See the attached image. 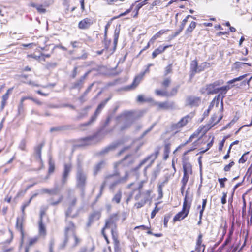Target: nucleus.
Segmentation results:
<instances>
[{"label":"nucleus","mask_w":252,"mask_h":252,"mask_svg":"<svg viewBox=\"0 0 252 252\" xmlns=\"http://www.w3.org/2000/svg\"><path fill=\"white\" fill-rule=\"evenodd\" d=\"M77 198L75 196L69 197L67 199L66 208L65 211V226L63 229V239L59 245L60 250H64L67 246L74 248L78 246L81 242V238L77 235L76 229V226L74 222L67 218H76L78 213H75L76 208Z\"/></svg>","instance_id":"f257e3e1"},{"label":"nucleus","mask_w":252,"mask_h":252,"mask_svg":"<svg viewBox=\"0 0 252 252\" xmlns=\"http://www.w3.org/2000/svg\"><path fill=\"white\" fill-rule=\"evenodd\" d=\"M119 220V216L117 214H112L105 220V225L101 229V234L105 239L107 244H109L110 242L106 233V229L111 228V234L114 243L115 252H118L120 250V244L119 239V234L117 230V222Z\"/></svg>","instance_id":"f03ea898"},{"label":"nucleus","mask_w":252,"mask_h":252,"mask_svg":"<svg viewBox=\"0 0 252 252\" xmlns=\"http://www.w3.org/2000/svg\"><path fill=\"white\" fill-rule=\"evenodd\" d=\"M35 196H36V194L33 195L31 197L28 201L23 203L21 206L22 215L16 218L15 228V229L20 233V239L22 243L23 242L26 236L25 230V209L26 207L30 205L32 200Z\"/></svg>","instance_id":"7ed1b4c3"},{"label":"nucleus","mask_w":252,"mask_h":252,"mask_svg":"<svg viewBox=\"0 0 252 252\" xmlns=\"http://www.w3.org/2000/svg\"><path fill=\"white\" fill-rule=\"evenodd\" d=\"M107 132L104 130H100L94 134L81 139L82 145H90L95 144L101 141Z\"/></svg>","instance_id":"20e7f679"},{"label":"nucleus","mask_w":252,"mask_h":252,"mask_svg":"<svg viewBox=\"0 0 252 252\" xmlns=\"http://www.w3.org/2000/svg\"><path fill=\"white\" fill-rule=\"evenodd\" d=\"M117 119L121 130H124L129 127L131 125L133 116L131 113L126 112L118 116Z\"/></svg>","instance_id":"39448f33"},{"label":"nucleus","mask_w":252,"mask_h":252,"mask_svg":"<svg viewBox=\"0 0 252 252\" xmlns=\"http://www.w3.org/2000/svg\"><path fill=\"white\" fill-rule=\"evenodd\" d=\"M45 192L51 195L50 198L51 205L57 206L63 201V196L59 192L57 189L53 190L46 189Z\"/></svg>","instance_id":"423d86ee"},{"label":"nucleus","mask_w":252,"mask_h":252,"mask_svg":"<svg viewBox=\"0 0 252 252\" xmlns=\"http://www.w3.org/2000/svg\"><path fill=\"white\" fill-rule=\"evenodd\" d=\"M189 189V188L186 191L182 208L188 211V212H190L193 201V195L192 193H190Z\"/></svg>","instance_id":"0eeeda50"},{"label":"nucleus","mask_w":252,"mask_h":252,"mask_svg":"<svg viewBox=\"0 0 252 252\" xmlns=\"http://www.w3.org/2000/svg\"><path fill=\"white\" fill-rule=\"evenodd\" d=\"M119 33L120 29H116L114 31L113 45L112 48L110 47L111 44V41L106 39H105L104 41L105 49H106V50H109L111 53H113L116 48L119 38Z\"/></svg>","instance_id":"6e6552de"},{"label":"nucleus","mask_w":252,"mask_h":252,"mask_svg":"<svg viewBox=\"0 0 252 252\" xmlns=\"http://www.w3.org/2000/svg\"><path fill=\"white\" fill-rule=\"evenodd\" d=\"M109 98H107L102 101L97 107L94 114L93 116H92L91 118L90 121L87 122L85 123L84 124H83L81 125V126H88L91 123H93L94 121H95L96 118L99 115L101 111H102V109L104 107L105 105L107 103L108 101L109 100Z\"/></svg>","instance_id":"1a4fd4ad"},{"label":"nucleus","mask_w":252,"mask_h":252,"mask_svg":"<svg viewBox=\"0 0 252 252\" xmlns=\"http://www.w3.org/2000/svg\"><path fill=\"white\" fill-rule=\"evenodd\" d=\"M230 87L229 86H225L221 87H219L218 86V90H219V93H220L219 94H221V100L220 103V118L219 119L218 121H220L221 119L223 117V114L222 112L223 111V99L224 97V94H226V92L228 90H229Z\"/></svg>","instance_id":"9d476101"},{"label":"nucleus","mask_w":252,"mask_h":252,"mask_svg":"<svg viewBox=\"0 0 252 252\" xmlns=\"http://www.w3.org/2000/svg\"><path fill=\"white\" fill-rule=\"evenodd\" d=\"M203 234L200 233L196 239L194 248L196 252H205L206 245L203 242Z\"/></svg>","instance_id":"9b49d317"},{"label":"nucleus","mask_w":252,"mask_h":252,"mask_svg":"<svg viewBox=\"0 0 252 252\" xmlns=\"http://www.w3.org/2000/svg\"><path fill=\"white\" fill-rule=\"evenodd\" d=\"M9 232L10 233V237L5 241L2 242L1 244V250L3 252H10L11 251H13L14 250L13 247L6 246V245L10 244L13 241L14 238V234L13 231L11 230H9Z\"/></svg>","instance_id":"f8f14e48"},{"label":"nucleus","mask_w":252,"mask_h":252,"mask_svg":"<svg viewBox=\"0 0 252 252\" xmlns=\"http://www.w3.org/2000/svg\"><path fill=\"white\" fill-rule=\"evenodd\" d=\"M223 82L217 81L207 85L206 90L208 94H215L219 93L218 86L222 84Z\"/></svg>","instance_id":"ddd939ff"},{"label":"nucleus","mask_w":252,"mask_h":252,"mask_svg":"<svg viewBox=\"0 0 252 252\" xmlns=\"http://www.w3.org/2000/svg\"><path fill=\"white\" fill-rule=\"evenodd\" d=\"M101 216V213L99 211H95L91 213L88 218L87 226L88 227L90 226L94 221L99 220Z\"/></svg>","instance_id":"4468645a"},{"label":"nucleus","mask_w":252,"mask_h":252,"mask_svg":"<svg viewBox=\"0 0 252 252\" xmlns=\"http://www.w3.org/2000/svg\"><path fill=\"white\" fill-rule=\"evenodd\" d=\"M189 212L182 208L181 210L177 213L173 217L172 222L175 223L176 222L180 221L185 219L189 215Z\"/></svg>","instance_id":"2eb2a0df"},{"label":"nucleus","mask_w":252,"mask_h":252,"mask_svg":"<svg viewBox=\"0 0 252 252\" xmlns=\"http://www.w3.org/2000/svg\"><path fill=\"white\" fill-rule=\"evenodd\" d=\"M138 150V148L132 147H125L124 149L121 150L118 156H122L123 154H125L124 158H129L130 156H131L132 154L136 153Z\"/></svg>","instance_id":"dca6fc26"},{"label":"nucleus","mask_w":252,"mask_h":252,"mask_svg":"<svg viewBox=\"0 0 252 252\" xmlns=\"http://www.w3.org/2000/svg\"><path fill=\"white\" fill-rule=\"evenodd\" d=\"M155 105L158 107V110L172 109L174 107V103L173 102H156L155 103Z\"/></svg>","instance_id":"f3484780"},{"label":"nucleus","mask_w":252,"mask_h":252,"mask_svg":"<svg viewBox=\"0 0 252 252\" xmlns=\"http://www.w3.org/2000/svg\"><path fill=\"white\" fill-rule=\"evenodd\" d=\"M86 177L85 174L81 170L78 171L77 174V185L78 187H84L86 184Z\"/></svg>","instance_id":"a211bd4d"},{"label":"nucleus","mask_w":252,"mask_h":252,"mask_svg":"<svg viewBox=\"0 0 252 252\" xmlns=\"http://www.w3.org/2000/svg\"><path fill=\"white\" fill-rule=\"evenodd\" d=\"M38 234L39 237L45 238L47 234L46 225L43 221H38Z\"/></svg>","instance_id":"6ab92c4d"},{"label":"nucleus","mask_w":252,"mask_h":252,"mask_svg":"<svg viewBox=\"0 0 252 252\" xmlns=\"http://www.w3.org/2000/svg\"><path fill=\"white\" fill-rule=\"evenodd\" d=\"M200 103V98L198 97L190 96H188L186 100V105L197 106Z\"/></svg>","instance_id":"aec40b11"},{"label":"nucleus","mask_w":252,"mask_h":252,"mask_svg":"<svg viewBox=\"0 0 252 252\" xmlns=\"http://www.w3.org/2000/svg\"><path fill=\"white\" fill-rule=\"evenodd\" d=\"M72 169V165L70 163H66L64 165V170L62 174V182L63 183H66L67 180V178L69 176V174Z\"/></svg>","instance_id":"412c9836"},{"label":"nucleus","mask_w":252,"mask_h":252,"mask_svg":"<svg viewBox=\"0 0 252 252\" xmlns=\"http://www.w3.org/2000/svg\"><path fill=\"white\" fill-rule=\"evenodd\" d=\"M93 24V20L91 18H86L79 22L78 28L80 29H86Z\"/></svg>","instance_id":"4be33fe9"},{"label":"nucleus","mask_w":252,"mask_h":252,"mask_svg":"<svg viewBox=\"0 0 252 252\" xmlns=\"http://www.w3.org/2000/svg\"><path fill=\"white\" fill-rule=\"evenodd\" d=\"M38 240L39 237L38 236L30 238L28 240L27 245L24 246L23 248L26 250L28 249V252H30V248L35 245L38 242Z\"/></svg>","instance_id":"5701e85b"},{"label":"nucleus","mask_w":252,"mask_h":252,"mask_svg":"<svg viewBox=\"0 0 252 252\" xmlns=\"http://www.w3.org/2000/svg\"><path fill=\"white\" fill-rule=\"evenodd\" d=\"M171 47V45H166L165 46H160L158 48L156 49L152 53V58L154 59L158 55L163 53L167 48Z\"/></svg>","instance_id":"b1692460"},{"label":"nucleus","mask_w":252,"mask_h":252,"mask_svg":"<svg viewBox=\"0 0 252 252\" xmlns=\"http://www.w3.org/2000/svg\"><path fill=\"white\" fill-rule=\"evenodd\" d=\"M145 74V71H143V72H141L140 74L136 76L133 80V82L131 85V87L135 88L136 86H137L139 83L140 82V81L142 80Z\"/></svg>","instance_id":"393cba45"},{"label":"nucleus","mask_w":252,"mask_h":252,"mask_svg":"<svg viewBox=\"0 0 252 252\" xmlns=\"http://www.w3.org/2000/svg\"><path fill=\"white\" fill-rule=\"evenodd\" d=\"M247 224L248 225H252V201L249 203Z\"/></svg>","instance_id":"a878e982"},{"label":"nucleus","mask_w":252,"mask_h":252,"mask_svg":"<svg viewBox=\"0 0 252 252\" xmlns=\"http://www.w3.org/2000/svg\"><path fill=\"white\" fill-rule=\"evenodd\" d=\"M183 166V172L189 174L192 173V166L189 162H186L185 161H184Z\"/></svg>","instance_id":"bb28decb"},{"label":"nucleus","mask_w":252,"mask_h":252,"mask_svg":"<svg viewBox=\"0 0 252 252\" xmlns=\"http://www.w3.org/2000/svg\"><path fill=\"white\" fill-rule=\"evenodd\" d=\"M55 170V164L51 158L49 160V167L48 170V176H49L51 174H53Z\"/></svg>","instance_id":"cd10ccee"},{"label":"nucleus","mask_w":252,"mask_h":252,"mask_svg":"<svg viewBox=\"0 0 252 252\" xmlns=\"http://www.w3.org/2000/svg\"><path fill=\"white\" fill-rule=\"evenodd\" d=\"M196 26V23L195 22L192 21L187 28L185 31V34L188 35L191 33L193 30L195 28Z\"/></svg>","instance_id":"c85d7f7f"},{"label":"nucleus","mask_w":252,"mask_h":252,"mask_svg":"<svg viewBox=\"0 0 252 252\" xmlns=\"http://www.w3.org/2000/svg\"><path fill=\"white\" fill-rule=\"evenodd\" d=\"M122 193L121 190L118 191V192L115 194L113 197L112 201V202H115L117 204L120 203L122 198Z\"/></svg>","instance_id":"c756f323"},{"label":"nucleus","mask_w":252,"mask_h":252,"mask_svg":"<svg viewBox=\"0 0 252 252\" xmlns=\"http://www.w3.org/2000/svg\"><path fill=\"white\" fill-rule=\"evenodd\" d=\"M137 229H141L142 230H147V233L148 234H153V232L152 231L151 227L150 225L149 226H145L144 225L137 226L134 227V230H136Z\"/></svg>","instance_id":"7c9ffc66"},{"label":"nucleus","mask_w":252,"mask_h":252,"mask_svg":"<svg viewBox=\"0 0 252 252\" xmlns=\"http://www.w3.org/2000/svg\"><path fill=\"white\" fill-rule=\"evenodd\" d=\"M91 108V107L89 106L86 107L85 108L82 109L81 110V111L79 113V114L77 116V118L79 119H82L83 118H84V117H86L88 114L89 110Z\"/></svg>","instance_id":"2f4dec72"},{"label":"nucleus","mask_w":252,"mask_h":252,"mask_svg":"<svg viewBox=\"0 0 252 252\" xmlns=\"http://www.w3.org/2000/svg\"><path fill=\"white\" fill-rule=\"evenodd\" d=\"M198 66L196 60H193L191 61L190 63V69L193 74L199 72Z\"/></svg>","instance_id":"473e14b6"},{"label":"nucleus","mask_w":252,"mask_h":252,"mask_svg":"<svg viewBox=\"0 0 252 252\" xmlns=\"http://www.w3.org/2000/svg\"><path fill=\"white\" fill-rule=\"evenodd\" d=\"M170 144L166 143L163 148V158H168L170 151Z\"/></svg>","instance_id":"72a5a7b5"},{"label":"nucleus","mask_w":252,"mask_h":252,"mask_svg":"<svg viewBox=\"0 0 252 252\" xmlns=\"http://www.w3.org/2000/svg\"><path fill=\"white\" fill-rule=\"evenodd\" d=\"M43 147V144H40L35 147L34 149V154L36 158H41V149Z\"/></svg>","instance_id":"f704fd0d"},{"label":"nucleus","mask_w":252,"mask_h":252,"mask_svg":"<svg viewBox=\"0 0 252 252\" xmlns=\"http://www.w3.org/2000/svg\"><path fill=\"white\" fill-rule=\"evenodd\" d=\"M114 148H115V146H108V147L105 148L104 149H103L100 152V155L101 156H105L106 153L113 150L114 149Z\"/></svg>","instance_id":"c9c22d12"},{"label":"nucleus","mask_w":252,"mask_h":252,"mask_svg":"<svg viewBox=\"0 0 252 252\" xmlns=\"http://www.w3.org/2000/svg\"><path fill=\"white\" fill-rule=\"evenodd\" d=\"M220 108L219 110L218 111V114H219L218 118L217 119V116H216L215 115H214L211 119V124H213L211 126V127L214 126L216 124H217L220 121H219L218 122L219 119L220 118ZM210 127H211V126L210 127Z\"/></svg>","instance_id":"e433bc0d"},{"label":"nucleus","mask_w":252,"mask_h":252,"mask_svg":"<svg viewBox=\"0 0 252 252\" xmlns=\"http://www.w3.org/2000/svg\"><path fill=\"white\" fill-rule=\"evenodd\" d=\"M201 131V129H198L194 133H193L189 138V139L185 143V144H188L189 142H191L194 138H197L198 135L199 134L200 132Z\"/></svg>","instance_id":"4c0bfd02"},{"label":"nucleus","mask_w":252,"mask_h":252,"mask_svg":"<svg viewBox=\"0 0 252 252\" xmlns=\"http://www.w3.org/2000/svg\"><path fill=\"white\" fill-rule=\"evenodd\" d=\"M191 120V117L187 115L182 118L179 122L183 126H185Z\"/></svg>","instance_id":"58836bf2"},{"label":"nucleus","mask_w":252,"mask_h":252,"mask_svg":"<svg viewBox=\"0 0 252 252\" xmlns=\"http://www.w3.org/2000/svg\"><path fill=\"white\" fill-rule=\"evenodd\" d=\"M172 214L170 213H168L165 214L163 218V226L164 228H167L168 227V222L171 218Z\"/></svg>","instance_id":"ea45409f"},{"label":"nucleus","mask_w":252,"mask_h":252,"mask_svg":"<svg viewBox=\"0 0 252 252\" xmlns=\"http://www.w3.org/2000/svg\"><path fill=\"white\" fill-rule=\"evenodd\" d=\"M137 100L139 102H151L152 101V99L150 97L144 98L143 95H139L137 96Z\"/></svg>","instance_id":"a19ab883"},{"label":"nucleus","mask_w":252,"mask_h":252,"mask_svg":"<svg viewBox=\"0 0 252 252\" xmlns=\"http://www.w3.org/2000/svg\"><path fill=\"white\" fill-rule=\"evenodd\" d=\"M47 209V206L43 207L41 208L40 211V217L39 220L43 221V217L46 215Z\"/></svg>","instance_id":"79ce46f5"},{"label":"nucleus","mask_w":252,"mask_h":252,"mask_svg":"<svg viewBox=\"0 0 252 252\" xmlns=\"http://www.w3.org/2000/svg\"><path fill=\"white\" fill-rule=\"evenodd\" d=\"M207 202V198L203 199L202 200V203L201 208L200 209V210L199 211V214H200V218L201 217V216H203V213H204V211L205 209L206 208Z\"/></svg>","instance_id":"37998d69"},{"label":"nucleus","mask_w":252,"mask_h":252,"mask_svg":"<svg viewBox=\"0 0 252 252\" xmlns=\"http://www.w3.org/2000/svg\"><path fill=\"white\" fill-rule=\"evenodd\" d=\"M191 174L183 172V176L181 180V184L187 185L189 180V176Z\"/></svg>","instance_id":"c03bdc74"},{"label":"nucleus","mask_w":252,"mask_h":252,"mask_svg":"<svg viewBox=\"0 0 252 252\" xmlns=\"http://www.w3.org/2000/svg\"><path fill=\"white\" fill-rule=\"evenodd\" d=\"M155 93L157 95L168 97V92L165 90H156Z\"/></svg>","instance_id":"a18cd8bd"},{"label":"nucleus","mask_w":252,"mask_h":252,"mask_svg":"<svg viewBox=\"0 0 252 252\" xmlns=\"http://www.w3.org/2000/svg\"><path fill=\"white\" fill-rule=\"evenodd\" d=\"M210 67V63H208L207 62H204L202 63L199 66H198V71L199 72L204 70L205 69L209 68Z\"/></svg>","instance_id":"49530a36"},{"label":"nucleus","mask_w":252,"mask_h":252,"mask_svg":"<svg viewBox=\"0 0 252 252\" xmlns=\"http://www.w3.org/2000/svg\"><path fill=\"white\" fill-rule=\"evenodd\" d=\"M184 127L182 124L179 122L177 123L173 124L172 126V129L173 130H175V132H177L179 131L180 129Z\"/></svg>","instance_id":"de8ad7c7"},{"label":"nucleus","mask_w":252,"mask_h":252,"mask_svg":"<svg viewBox=\"0 0 252 252\" xmlns=\"http://www.w3.org/2000/svg\"><path fill=\"white\" fill-rule=\"evenodd\" d=\"M184 127L182 124L179 122L177 123L173 124L172 126V129L173 130H175V132H177L179 131L180 129Z\"/></svg>","instance_id":"09e8293b"},{"label":"nucleus","mask_w":252,"mask_h":252,"mask_svg":"<svg viewBox=\"0 0 252 252\" xmlns=\"http://www.w3.org/2000/svg\"><path fill=\"white\" fill-rule=\"evenodd\" d=\"M158 203H156L155 207L151 213V219H153L155 217L156 214L160 210V208L158 207Z\"/></svg>","instance_id":"8fccbe9b"},{"label":"nucleus","mask_w":252,"mask_h":252,"mask_svg":"<svg viewBox=\"0 0 252 252\" xmlns=\"http://www.w3.org/2000/svg\"><path fill=\"white\" fill-rule=\"evenodd\" d=\"M247 76V74H244V75H243L242 76H240L238 77H237V78H235L233 79H232L231 80H229V81H228L227 83L228 84H232L236 81H240L241 80H242L243 79H244L245 77H246Z\"/></svg>","instance_id":"3c124183"},{"label":"nucleus","mask_w":252,"mask_h":252,"mask_svg":"<svg viewBox=\"0 0 252 252\" xmlns=\"http://www.w3.org/2000/svg\"><path fill=\"white\" fill-rule=\"evenodd\" d=\"M171 79L170 78H165L162 82V86L165 88L168 87L171 84Z\"/></svg>","instance_id":"603ef678"},{"label":"nucleus","mask_w":252,"mask_h":252,"mask_svg":"<svg viewBox=\"0 0 252 252\" xmlns=\"http://www.w3.org/2000/svg\"><path fill=\"white\" fill-rule=\"evenodd\" d=\"M235 165V162L233 161H231L229 164L226 165L224 167V171L225 172L230 171L231 168Z\"/></svg>","instance_id":"864d4df0"},{"label":"nucleus","mask_w":252,"mask_h":252,"mask_svg":"<svg viewBox=\"0 0 252 252\" xmlns=\"http://www.w3.org/2000/svg\"><path fill=\"white\" fill-rule=\"evenodd\" d=\"M178 88H179L178 86H176V87L173 88L169 92H168V96H173V95H175L176 94H177V93L178 92Z\"/></svg>","instance_id":"5fc2aeb1"},{"label":"nucleus","mask_w":252,"mask_h":252,"mask_svg":"<svg viewBox=\"0 0 252 252\" xmlns=\"http://www.w3.org/2000/svg\"><path fill=\"white\" fill-rule=\"evenodd\" d=\"M227 181V179L226 177L222 178H219L218 181L220 185V187L224 188L225 187V182Z\"/></svg>","instance_id":"6e6d98bb"},{"label":"nucleus","mask_w":252,"mask_h":252,"mask_svg":"<svg viewBox=\"0 0 252 252\" xmlns=\"http://www.w3.org/2000/svg\"><path fill=\"white\" fill-rule=\"evenodd\" d=\"M54 246H55V241L54 239L51 240L49 241L48 248L49 252H54Z\"/></svg>","instance_id":"4d7b16f0"},{"label":"nucleus","mask_w":252,"mask_h":252,"mask_svg":"<svg viewBox=\"0 0 252 252\" xmlns=\"http://www.w3.org/2000/svg\"><path fill=\"white\" fill-rule=\"evenodd\" d=\"M189 18H193V16H191V15H188L183 20L182 23H181V24L180 26V28H181V30H183L186 23L188 21V20Z\"/></svg>","instance_id":"13d9d810"},{"label":"nucleus","mask_w":252,"mask_h":252,"mask_svg":"<svg viewBox=\"0 0 252 252\" xmlns=\"http://www.w3.org/2000/svg\"><path fill=\"white\" fill-rule=\"evenodd\" d=\"M221 99V94H219L217 96H216L213 100V103H214L215 105H216V107H218L219 103H220V99Z\"/></svg>","instance_id":"bf43d9fd"},{"label":"nucleus","mask_w":252,"mask_h":252,"mask_svg":"<svg viewBox=\"0 0 252 252\" xmlns=\"http://www.w3.org/2000/svg\"><path fill=\"white\" fill-rule=\"evenodd\" d=\"M232 240V236L227 235V238H226L225 241L222 244V247H224L225 246L231 244Z\"/></svg>","instance_id":"052dcab7"},{"label":"nucleus","mask_w":252,"mask_h":252,"mask_svg":"<svg viewBox=\"0 0 252 252\" xmlns=\"http://www.w3.org/2000/svg\"><path fill=\"white\" fill-rule=\"evenodd\" d=\"M146 200H142L140 202H137V203H135L134 207H135L137 209L140 208L142 207L143 206H144L145 205V204H146Z\"/></svg>","instance_id":"680f3d73"},{"label":"nucleus","mask_w":252,"mask_h":252,"mask_svg":"<svg viewBox=\"0 0 252 252\" xmlns=\"http://www.w3.org/2000/svg\"><path fill=\"white\" fill-rule=\"evenodd\" d=\"M149 158H144L143 160H142L139 164L135 168L133 169V170L136 171L137 170L139 169L143 164H144L148 160Z\"/></svg>","instance_id":"e2e57ef3"},{"label":"nucleus","mask_w":252,"mask_h":252,"mask_svg":"<svg viewBox=\"0 0 252 252\" xmlns=\"http://www.w3.org/2000/svg\"><path fill=\"white\" fill-rule=\"evenodd\" d=\"M172 72V65L171 64H169L168 66H167L165 68V73L164 75L166 76L169 73H171Z\"/></svg>","instance_id":"0e129e2a"},{"label":"nucleus","mask_w":252,"mask_h":252,"mask_svg":"<svg viewBox=\"0 0 252 252\" xmlns=\"http://www.w3.org/2000/svg\"><path fill=\"white\" fill-rule=\"evenodd\" d=\"M226 197H227V192H222V196L221 199V202L222 204L224 205L226 203Z\"/></svg>","instance_id":"69168bd1"},{"label":"nucleus","mask_w":252,"mask_h":252,"mask_svg":"<svg viewBox=\"0 0 252 252\" xmlns=\"http://www.w3.org/2000/svg\"><path fill=\"white\" fill-rule=\"evenodd\" d=\"M246 176H247L248 178L251 177L252 176V162L246 172Z\"/></svg>","instance_id":"338daca9"},{"label":"nucleus","mask_w":252,"mask_h":252,"mask_svg":"<svg viewBox=\"0 0 252 252\" xmlns=\"http://www.w3.org/2000/svg\"><path fill=\"white\" fill-rule=\"evenodd\" d=\"M36 9L39 12L41 13H45L46 11L45 9H44L41 5L37 6Z\"/></svg>","instance_id":"774afa93"}]
</instances>
